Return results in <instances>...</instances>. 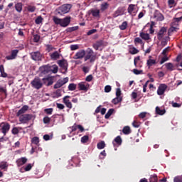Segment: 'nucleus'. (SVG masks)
I'll return each instance as SVG.
<instances>
[{"label": "nucleus", "mask_w": 182, "mask_h": 182, "mask_svg": "<svg viewBox=\"0 0 182 182\" xmlns=\"http://www.w3.org/2000/svg\"><path fill=\"white\" fill-rule=\"evenodd\" d=\"M70 19H72L70 16H67L64 18H59L56 16L53 18L54 23H55V25H60V26L62 28H66L69 26V24L70 23Z\"/></svg>", "instance_id": "f257e3e1"}, {"label": "nucleus", "mask_w": 182, "mask_h": 182, "mask_svg": "<svg viewBox=\"0 0 182 182\" xmlns=\"http://www.w3.org/2000/svg\"><path fill=\"white\" fill-rule=\"evenodd\" d=\"M72 5L70 4L62 5L55 10V14L56 15H65V14H68L70 11Z\"/></svg>", "instance_id": "f03ea898"}, {"label": "nucleus", "mask_w": 182, "mask_h": 182, "mask_svg": "<svg viewBox=\"0 0 182 182\" xmlns=\"http://www.w3.org/2000/svg\"><path fill=\"white\" fill-rule=\"evenodd\" d=\"M36 117L32 114H24L19 117V122L23 123V124H25L28 122H31V120H35Z\"/></svg>", "instance_id": "7ed1b4c3"}, {"label": "nucleus", "mask_w": 182, "mask_h": 182, "mask_svg": "<svg viewBox=\"0 0 182 182\" xmlns=\"http://www.w3.org/2000/svg\"><path fill=\"white\" fill-rule=\"evenodd\" d=\"M90 60V62H95L96 60V55H95V52L92 48H87L85 51V56L84 58L85 62H87V60Z\"/></svg>", "instance_id": "20e7f679"}, {"label": "nucleus", "mask_w": 182, "mask_h": 182, "mask_svg": "<svg viewBox=\"0 0 182 182\" xmlns=\"http://www.w3.org/2000/svg\"><path fill=\"white\" fill-rule=\"evenodd\" d=\"M31 85L34 89L39 90L43 86V83H42V80L38 77H35L31 82Z\"/></svg>", "instance_id": "39448f33"}, {"label": "nucleus", "mask_w": 182, "mask_h": 182, "mask_svg": "<svg viewBox=\"0 0 182 182\" xmlns=\"http://www.w3.org/2000/svg\"><path fill=\"white\" fill-rule=\"evenodd\" d=\"M58 65L60 66V68L62 69V70H64L63 73H66L68 72V60L65 59L59 60L57 61Z\"/></svg>", "instance_id": "423d86ee"}, {"label": "nucleus", "mask_w": 182, "mask_h": 182, "mask_svg": "<svg viewBox=\"0 0 182 182\" xmlns=\"http://www.w3.org/2000/svg\"><path fill=\"white\" fill-rule=\"evenodd\" d=\"M11 129V125H9L7 122H2L0 124V132L3 133L4 136H6V133L9 132V129Z\"/></svg>", "instance_id": "0eeeda50"}, {"label": "nucleus", "mask_w": 182, "mask_h": 182, "mask_svg": "<svg viewBox=\"0 0 182 182\" xmlns=\"http://www.w3.org/2000/svg\"><path fill=\"white\" fill-rule=\"evenodd\" d=\"M167 36V28L166 27H162L159 30V31L157 33V39L159 41H161L164 38H166Z\"/></svg>", "instance_id": "6e6552de"}, {"label": "nucleus", "mask_w": 182, "mask_h": 182, "mask_svg": "<svg viewBox=\"0 0 182 182\" xmlns=\"http://www.w3.org/2000/svg\"><path fill=\"white\" fill-rule=\"evenodd\" d=\"M69 82L68 77H65L63 80H58L57 82L54 85V89H59V87H62L63 85H66Z\"/></svg>", "instance_id": "1a4fd4ad"}, {"label": "nucleus", "mask_w": 182, "mask_h": 182, "mask_svg": "<svg viewBox=\"0 0 182 182\" xmlns=\"http://www.w3.org/2000/svg\"><path fill=\"white\" fill-rule=\"evenodd\" d=\"M137 6L136 4H129L127 9V12L129 15H132V16H136V14H137V9H136Z\"/></svg>", "instance_id": "9d476101"}, {"label": "nucleus", "mask_w": 182, "mask_h": 182, "mask_svg": "<svg viewBox=\"0 0 182 182\" xmlns=\"http://www.w3.org/2000/svg\"><path fill=\"white\" fill-rule=\"evenodd\" d=\"M90 87V85H89V83H86L84 82H81L78 83L79 90H82L83 92H87Z\"/></svg>", "instance_id": "9b49d317"}, {"label": "nucleus", "mask_w": 182, "mask_h": 182, "mask_svg": "<svg viewBox=\"0 0 182 182\" xmlns=\"http://www.w3.org/2000/svg\"><path fill=\"white\" fill-rule=\"evenodd\" d=\"M154 18L159 22L164 21V16L159 10L154 11Z\"/></svg>", "instance_id": "f8f14e48"}, {"label": "nucleus", "mask_w": 182, "mask_h": 182, "mask_svg": "<svg viewBox=\"0 0 182 182\" xmlns=\"http://www.w3.org/2000/svg\"><path fill=\"white\" fill-rule=\"evenodd\" d=\"M31 56L33 60H42V54L39 51L31 53Z\"/></svg>", "instance_id": "ddd939ff"}, {"label": "nucleus", "mask_w": 182, "mask_h": 182, "mask_svg": "<svg viewBox=\"0 0 182 182\" xmlns=\"http://www.w3.org/2000/svg\"><path fill=\"white\" fill-rule=\"evenodd\" d=\"M86 55V51L85 50H80L77 52L74 56V59H83Z\"/></svg>", "instance_id": "4468645a"}, {"label": "nucleus", "mask_w": 182, "mask_h": 182, "mask_svg": "<svg viewBox=\"0 0 182 182\" xmlns=\"http://www.w3.org/2000/svg\"><path fill=\"white\" fill-rule=\"evenodd\" d=\"M166 89H167V85H166L165 84L160 85L157 90V94L159 96L164 95V92H166Z\"/></svg>", "instance_id": "2eb2a0df"}, {"label": "nucleus", "mask_w": 182, "mask_h": 182, "mask_svg": "<svg viewBox=\"0 0 182 182\" xmlns=\"http://www.w3.org/2000/svg\"><path fill=\"white\" fill-rule=\"evenodd\" d=\"M29 109V107L28 105H24L18 110V112L16 113V116L18 117H20L22 116V114H24V113H26Z\"/></svg>", "instance_id": "dca6fc26"}, {"label": "nucleus", "mask_w": 182, "mask_h": 182, "mask_svg": "<svg viewBox=\"0 0 182 182\" xmlns=\"http://www.w3.org/2000/svg\"><path fill=\"white\" fill-rule=\"evenodd\" d=\"M19 52L18 50H13L11 51V54L10 55H7L6 57V59L7 60H12L14 59H16V56H18V53Z\"/></svg>", "instance_id": "f3484780"}, {"label": "nucleus", "mask_w": 182, "mask_h": 182, "mask_svg": "<svg viewBox=\"0 0 182 182\" xmlns=\"http://www.w3.org/2000/svg\"><path fill=\"white\" fill-rule=\"evenodd\" d=\"M50 58L52 60H58L60 58V53L58 51H55L50 54Z\"/></svg>", "instance_id": "a211bd4d"}, {"label": "nucleus", "mask_w": 182, "mask_h": 182, "mask_svg": "<svg viewBox=\"0 0 182 182\" xmlns=\"http://www.w3.org/2000/svg\"><path fill=\"white\" fill-rule=\"evenodd\" d=\"M43 82L44 83H47V86H50L53 85V80L52 79V77H47L43 78Z\"/></svg>", "instance_id": "6ab92c4d"}, {"label": "nucleus", "mask_w": 182, "mask_h": 182, "mask_svg": "<svg viewBox=\"0 0 182 182\" xmlns=\"http://www.w3.org/2000/svg\"><path fill=\"white\" fill-rule=\"evenodd\" d=\"M68 97H70V96H65L63 98V102L65 103V106L68 107V109H72V102L68 99Z\"/></svg>", "instance_id": "aec40b11"}, {"label": "nucleus", "mask_w": 182, "mask_h": 182, "mask_svg": "<svg viewBox=\"0 0 182 182\" xmlns=\"http://www.w3.org/2000/svg\"><path fill=\"white\" fill-rule=\"evenodd\" d=\"M92 46L95 50H98L99 48H102V46H103V41L100 40L97 41Z\"/></svg>", "instance_id": "412c9836"}, {"label": "nucleus", "mask_w": 182, "mask_h": 182, "mask_svg": "<svg viewBox=\"0 0 182 182\" xmlns=\"http://www.w3.org/2000/svg\"><path fill=\"white\" fill-rule=\"evenodd\" d=\"M139 36H140V38H141V39H144V41H150V34L149 33L141 32L139 33Z\"/></svg>", "instance_id": "4be33fe9"}, {"label": "nucleus", "mask_w": 182, "mask_h": 182, "mask_svg": "<svg viewBox=\"0 0 182 182\" xmlns=\"http://www.w3.org/2000/svg\"><path fill=\"white\" fill-rule=\"evenodd\" d=\"M157 63L156 60L151 59V56H149V59L146 61V65L149 68H151L153 65H156Z\"/></svg>", "instance_id": "5701e85b"}, {"label": "nucleus", "mask_w": 182, "mask_h": 182, "mask_svg": "<svg viewBox=\"0 0 182 182\" xmlns=\"http://www.w3.org/2000/svg\"><path fill=\"white\" fill-rule=\"evenodd\" d=\"M27 161H28V159L25 157H23L17 160V164L18 166H23V164H25Z\"/></svg>", "instance_id": "b1692460"}, {"label": "nucleus", "mask_w": 182, "mask_h": 182, "mask_svg": "<svg viewBox=\"0 0 182 182\" xmlns=\"http://www.w3.org/2000/svg\"><path fill=\"white\" fill-rule=\"evenodd\" d=\"M0 73L1 77H6L8 76V74L5 73V68H4V65H0Z\"/></svg>", "instance_id": "393cba45"}, {"label": "nucleus", "mask_w": 182, "mask_h": 182, "mask_svg": "<svg viewBox=\"0 0 182 182\" xmlns=\"http://www.w3.org/2000/svg\"><path fill=\"white\" fill-rule=\"evenodd\" d=\"M97 147L98 150H102V149H105L106 147V144L105 143V141H101L100 142L97 143Z\"/></svg>", "instance_id": "a878e982"}, {"label": "nucleus", "mask_w": 182, "mask_h": 182, "mask_svg": "<svg viewBox=\"0 0 182 182\" xmlns=\"http://www.w3.org/2000/svg\"><path fill=\"white\" fill-rule=\"evenodd\" d=\"M122 100L123 98L122 97H116L112 100V103H113V105H117L118 103H120V102H122Z\"/></svg>", "instance_id": "bb28decb"}, {"label": "nucleus", "mask_w": 182, "mask_h": 182, "mask_svg": "<svg viewBox=\"0 0 182 182\" xmlns=\"http://www.w3.org/2000/svg\"><path fill=\"white\" fill-rule=\"evenodd\" d=\"M15 9L18 12V14H21L22 12V3L16 4Z\"/></svg>", "instance_id": "cd10ccee"}, {"label": "nucleus", "mask_w": 182, "mask_h": 182, "mask_svg": "<svg viewBox=\"0 0 182 182\" xmlns=\"http://www.w3.org/2000/svg\"><path fill=\"white\" fill-rule=\"evenodd\" d=\"M165 66L168 70L173 72L174 70V65L171 63H168L165 64Z\"/></svg>", "instance_id": "c85d7f7f"}, {"label": "nucleus", "mask_w": 182, "mask_h": 182, "mask_svg": "<svg viewBox=\"0 0 182 182\" xmlns=\"http://www.w3.org/2000/svg\"><path fill=\"white\" fill-rule=\"evenodd\" d=\"M91 14L95 18H99L100 15V11L98 9L92 10L91 11Z\"/></svg>", "instance_id": "c756f323"}, {"label": "nucleus", "mask_w": 182, "mask_h": 182, "mask_svg": "<svg viewBox=\"0 0 182 182\" xmlns=\"http://www.w3.org/2000/svg\"><path fill=\"white\" fill-rule=\"evenodd\" d=\"M181 20H182V16L173 18V21L172 22L173 26H178V23Z\"/></svg>", "instance_id": "7c9ffc66"}, {"label": "nucleus", "mask_w": 182, "mask_h": 182, "mask_svg": "<svg viewBox=\"0 0 182 182\" xmlns=\"http://www.w3.org/2000/svg\"><path fill=\"white\" fill-rule=\"evenodd\" d=\"M156 113L157 114H160L161 116H163L164 113H166V109H161L160 107H156Z\"/></svg>", "instance_id": "2f4dec72"}, {"label": "nucleus", "mask_w": 182, "mask_h": 182, "mask_svg": "<svg viewBox=\"0 0 182 182\" xmlns=\"http://www.w3.org/2000/svg\"><path fill=\"white\" fill-rule=\"evenodd\" d=\"M59 70V68L56 65H53L50 66V72L53 73H58V71Z\"/></svg>", "instance_id": "473e14b6"}, {"label": "nucleus", "mask_w": 182, "mask_h": 182, "mask_svg": "<svg viewBox=\"0 0 182 182\" xmlns=\"http://www.w3.org/2000/svg\"><path fill=\"white\" fill-rule=\"evenodd\" d=\"M129 53H131V55H136V53H139V50L134 47H131L129 48Z\"/></svg>", "instance_id": "72a5a7b5"}, {"label": "nucleus", "mask_w": 182, "mask_h": 182, "mask_svg": "<svg viewBox=\"0 0 182 182\" xmlns=\"http://www.w3.org/2000/svg\"><path fill=\"white\" fill-rule=\"evenodd\" d=\"M168 36H165L164 38H162L161 41V45L162 46H166V45H167V42L168 41Z\"/></svg>", "instance_id": "f704fd0d"}, {"label": "nucleus", "mask_w": 182, "mask_h": 182, "mask_svg": "<svg viewBox=\"0 0 182 182\" xmlns=\"http://www.w3.org/2000/svg\"><path fill=\"white\" fill-rule=\"evenodd\" d=\"M122 133H124V134H130V127H124L122 129Z\"/></svg>", "instance_id": "c9c22d12"}, {"label": "nucleus", "mask_w": 182, "mask_h": 182, "mask_svg": "<svg viewBox=\"0 0 182 182\" xmlns=\"http://www.w3.org/2000/svg\"><path fill=\"white\" fill-rule=\"evenodd\" d=\"M49 72H50V66L49 65L43 66V73H49Z\"/></svg>", "instance_id": "e433bc0d"}, {"label": "nucleus", "mask_w": 182, "mask_h": 182, "mask_svg": "<svg viewBox=\"0 0 182 182\" xmlns=\"http://www.w3.org/2000/svg\"><path fill=\"white\" fill-rule=\"evenodd\" d=\"M31 142L33 143V144H36V146H38V144H39V137H33L31 139Z\"/></svg>", "instance_id": "4c0bfd02"}, {"label": "nucleus", "mask_w": 182, "mask_h": 182, "mask_svg": "<svg viewBox=\"0 0 182 182\" xmlns=\"http://www.w3.org/2000/svg\"><path fill=\"white\" fill-rule=\"evenodd\" d=\"M113 112H114V109H109V111L105 114V119H109V117H110L112 114H113Z\"/></svg>", "instance_id": "58836bf2"}, {"label": "nucleus", "mask_w": 182, "mask_h": 182, "mask_svg": "<svg viewBox=\"0 0 182 182\" xmlns=\"http://www.w3.org/2000/svg\"><path fill=\"white\" fill-rule=\"evenodd\" d=\"M157 175L154 174V175H151L150 178H149V181L150 182H157Z\"/></svg>", "instance_id": "ea45409f"}, {"label": "nucleus", "mask_w": 182, "mask_h": 182, "mask_svg": "<svg viewBox=\"0 0 182 182\" xmlns=\"http://www.w3.org/2000/svg\"><path fill=\"white\" fill-rule=\"evenodd\" d=\"M127 28V21H124L122 25L119 26L121 31H124Z\"/></svg>", "instance_id": "a19ab883"}, {"label": "nucleus", "mask_w": 182, "mask_h": 182, "mask_svg": "<svg viewBox=\"0 0 182 182\" xmlns=\"http://www.w3.org/2000/svg\"><path fill=\"white\" fill-rule=\"evenodd\" d=\"M114 141L118 144V146H120L122 144V137L120 136H117L114 139Z\"/></svg>", "instance_id": "79ce46f5"}, {"label": "nucleus", "mask_w": 182, "mask_h": 182, "mask_svg": "<svg viewBox=\"0 0 182 182\" xmlns=\"http://www.w3.org/2000/svg\"><path fill=\"white\" fill-rule=\"evenodd\" d=\"M79 29V27L74 26V27H70L66 29L67 32H75V31H77Z\"/></svg>", "instance_id": "37998d69"}, {"label": "nucleus", "mask_w": 182, "mask_h": 182, "mask_svg": "<svg viewBox=\"0 0 182 182\" xmlns=\"http://www.w3.org/2000/svg\"><path fill=\"white\" fill-rule=\"evenodd\" d=\"M68 90L73 92V90H76V84L71 83L68 85Z\"/></svg>", "instance_id": "c03bdc74"}, {"label": "nucleus", "mask_w": 182, "mask_h": 182, "mask_svg": "<svg viewBox=\"0 0 182 182\" xmlns=\"http://www.w3.org/2000/svg\"><path fill=\"white\" fill-rule=\"evenodd\" d=\"M177 31H178V28H177V26H173L169 28L168 30V33H170L171 32H177Z\"/></svg>", "instance_id": "a18cd8bd"}, {"label": "nucleus", "mask_w": 182, "mask_h": 182, "mask_svg": "<svg viewBox=\"0 0 182 182\" xmlns=\"http://www.w3.org/2000/svg\"><path fill=\"white\" fill-rule=\"evenodd\" d=\"M109 8V4L103 3L101 4V11H106Z\"/></svg>", "instance_id": "49530a36"}, {"label": "nucleus", "mask_w": 182, "mask_h": 182, "mask_svg": "<svg viewBox=\"0 0 182 182\" xmlns=\"http://www.w3.org/2000/svg\"><path fill=\"white\" fill-rule=\"evenodd\" d=\"M0 168H1V170H5V168H8V164H6V162H1Z\"/></svg>", "instance_id": "de8ad7c7"}, {"label": "nucleus", "mask_w": 182, "mask_h": 182, "mask_svg": "<svg viewBox=\"0 0 182 182\" xmlns=\"http://www.w3.org/2000/svg\"><path fill=\"white\" fill-rule=\"evenodd\" d=\"M89 141V136L85 135L81 138V143H87Z\"/></svg>", "instance_id": "09e8293b"}, {"label": "nucleus", "mask_w": 182, "mask_h": 182, "mask_svg": "<svg viewBox=\"0 0 182 182\" xmlns=\"http://www.w3.org/2000/svg\"><path fill=\"white\" fill-rule=\"evenodd\" d=\"M27 11L28 12H35V11H36V7H35L33 6H28L27 7Z\"/></svg>", "instance_id": "8fccbe9b"}, {"label": "nucleus", "mask_w": 182, "mask_h": 182, "mask_svg": "<svg viewBox=\"0 0 182 182\" xmlns=\"http://www.w3.org/2000/svg\"><path fill=\"white\" fill-rule=\"evenodd\" d=\"M44 112L46 113V114H52V113H53V108L45 109Z\"/></svg>", "instance_id": "3c124183"}, {"label": "nucleus", "mask_w": 182, "mask_h": 182, "mask_svg": "<svg viewBox=\"0 0 182 182\" xmlns=\"http://www.w3.org/2000/svg\"><path fill=\"white\" fill-rule=\"evenodd\" d=\"M134 43L135 45L136 43H140L141 45H142L143 43V40H141V38H139V37H136L134 38Z\"/></svg>", "instance_id": "603ef678"}, {"label": "nucleus", "mask_w": 182, "mask_h": 182, "mask_svg": "<svg viewBox=\"0 0 182 182\" xmlns=\"http://www.w3.org/2000/svg\"><path fill=\"white\" fill-rule=\"evenodd\" d=\"M168 4L170 8H173V6H176V1L175 0H168Z\"/></svg>", "instance_id": "864d4df0"}, {"label": "nucleus", "mask_w": 182, "mask_h": 182, "mask_svg": "<svg viewBox=\"0 0 182 182\" xmlns=\"http://www.w3.org/2000/svg\"><path fill=\"white\" fill-rule=\"evenodd\" d=\"M122 90L120 88H117L116 90V97H122Z\"/></svg>", "instance_id": "5fc2aeb1"}, {"label": "nucleus", "mask_w": 182, "mask_h": 182, "mask_svg": "<svg viewBox=\"0 0 182 182\" xmlns=\"http://www.w3.org/2000/svg\"><path fill=\"white\" fill-rule=\"evenodd\" d=\"M112 91V87L110 85H107L105 87V93H109Z\"/></svg>", "instance_id": "6e6d98bb"}, {"label": "nucleus", "mask_w": 182, "mask_h": 182, "mask_svg": "<svg viewBox=\"0 0 182 182\" xmlns=\"http://www.w3.org/2000/svg\"><path fill=\"white\" fill-rule=\"evenodd\" d=\"M40 39H41V36L39 35L36 34V35L33 36L34 42L38 43V42H39Z\"/></svg>", "instance_id": "4d7b16f0"}, {"label": "nucleus", "mask_w": 182, "mask_h": 182, "mask_svg": "<svg viewBox=\"0 0 182 182\" xmlns=\"http://www.w3.org/2000/svg\"><path fill=\"white\" fill-rule=\"evenodd\" d=\"M168 60V57L167 55H165L164 58H161L160 63L161 65H163L165 62H167Z\"/></svg>", "instance_id": "13d9d810"}, {"label": "nucleus", "mask_w": 182, "mask_h": 182, "mask_svg": "<svg viewBox=\"0 0 182 182\" xmlns=\"http://www.w3.org/2000/svg\"><path fill=\"white\" fill-rule=\"evenodd\" d=\"M36 25H39L41 23H42V17L41 16H38L36 21H35Z\"/></svg>", "instance_id": "bf43d9fd"}, {"label": "nucleus", "mask_w": 182, "mask_h": 182, "mask_svg": "<svg viewBox=\"0 0 182 182\" xmlns=\"http://www.w3.org/2000/svg\"><path fill=\"white\" fill-rule=\"evenodd\" d=\"M70 49H71V50H77V49H79V45H77V44L71 45L70 46Z\"/></svg>", "instance_id": "052dcab7"}, {"label": "nucleus", "mask_w": 182, "mask_h": 182, "mask_svg": "<svg viewBox=\"0 0 182 182\" xmlns=\"http://www.w3.org/2000/svg\"><path fill=\"white\" fill-rule=\"evenodd\" d=\"M96 32H97V30L92 29L87 33V35H88V36H90V35H93V33H96Z\"/></svg>", "instance_id": "680f3d73"}, {"label": "nucleus", "mask_w": 182, "mask_h": 182, "mask_svg": "<svg viewBox=\"0 0 182 182\" xmlns=\"http://www.w3.org/2000/svg\"><path fill=\"white\" fill-rule=\"evenodd\" d=\"M173 182H182V176L175 177L173 178Z\"/></svg>", "instance_id": "e2e57ef3"}, {"label": "nucleus", "mask_w": 182, "mask_h": 182, "mask_svg": "<svg viewBox=\"0 0 182 182\" xmlns=\"http://www.w3.org/2000/svg\"><path fill=\"white\" fill-rule=\"evenodd\" d=\"M43 123H45V124H48V123H50V119L49 118V117H45L43 118Z\"/></svg>", "instance_id": "0e129e2a"}, {"label": "nucleus", "mask_w": 182, "mask_h": 182, "mask_svg": "<svg viewBox=\"0 0 182 182\" xmlns=\"http://www.w3.org/2000/svg\"><path fill=\"white\" fill-rule=\"evenodd\" d=\"M11 133L13 134H18V133H19V129L17 127H14L12 129Z\"/></svg>", "instance_id": "69168bd1"}, {"label": "nucleus", "mask_w": 182, "mask_h": 182, "mask_svg": "<svg viewBox=\"0 0 182 182\" xmlns=\"http://www.w3.org/2000/svg\"><path fill=\"white\" fill-rule=\"evenodd\" d=\"M86 82H92V80H93V75H90L86 77L85 78Z\"/></svg>", "instance_id": "338daca9"}, {"label": "nucleus", "mask_w": 182, "mask_h": 182, "mask_svg": "<svg viewBox=\"0 0 182 182\" xmlns=\"http://www.w3.org/2000/svg\"><path fill=\"white\" fill-rule=\"evenodd\" d=\"M43 139L46 140V141H48V140H50V139H52V135L49 136L48 134H45L43 136Z\"/></svg>", "instance_id": "774afa93"}]
</instances>
